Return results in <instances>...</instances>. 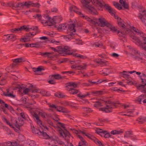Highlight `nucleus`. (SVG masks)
<instances>
[{
	"label": "nucleus",
	"instance_id": "nucleus-48",
	"mask_svg": "<svg viewBox=\"0 0 146 146\" xmlns=\"http://www.w3.org/2000/svg\"><path fill=\"white\" fill-rule=\"evenodd\" d=\"M90 94L89 92H87L86 94H78V96L81 99H82V98H85L87 96L90 95Z\"/></svg>",
	"mask_w": 146,
	"mask_h": 146
},
{
	"label": "nucleus",
	"instance_id": "nucleus-31",
	"mask_svg": "<svg viewBox=\"0 0 146 146\" xmlns=\"http://www.w3.org/2000/svg\"><path fill=\"white\" fill-rule=\"evenodd\" d=\"M91 93L93 95L95 96H98L104 93V92L102 91H93Z\"/></svg>",
	"mask_w": 146,
	"mask_h": 146
},
{
	"label": "nucleus",
	"instance_id": "nucleus-57",
	"mask_svg": "<svg viewBox=\"0 0 146 146\" xmlns=\"http://www.w3.org/2000/svg\"><path fill=\"white\" fill-rule=\"evenodd\" d=\"M48 105L51 108L49 109V110H50L52 111H53V109H56L57 106H56L55 105L51 104H49Z\"/></svg>",
	"mask_w": 146,
	"mask_h": 146
},
{
	"label": "nucleus",
	"instance_id": "nucleus-36",
	"mask_svg": "<svg viewBox=\"0 0 146 146\" xmlns=\"http://www.w3.org/2000/svg\"><path fill=\"white\" fill-rule=\"evenodd\" d=\"M5 36L8 40L11 39L13 40H14L16 39V37L13 35H5Z\"/></svg>",
	"mask_w": 146,
	"mask_h": 146
},
{
	"label": "nucleus",
	"instance_id": "nucleus-33",
	"mask_svg": "<svg viewBox=\"0 0 146 146\" xmlns=\"http://www.w3.org/2000/svg\"><path fill=\"white\" fill-rule=\"evenodd\" d=\"M33 87V85H30V86H29V88H26L24 89L23 90V92L25 94H27L31 90L32 92V88ZM34 89H33V90Z\"/></svg>",
	"mask_w": 146,
	"mask_h": 146
},
{
	"label": "nucleus",
	"instance_id": "nucleus-9",
	"mask_svg": "<svg viewBox=\"0 0 146 146\" xmlns=\"http://www.w3.org/2000/svg\"><path fill=\"white\" fill-rule=\"evenodd\" d=\"M14 121L13 123V126H15L18 128H19L20 126H22L24 123V119H21L20 117H19L17 120L14 118Z\"/></svg>",
	"mask_w": 146,
	"mask_h": 146
},
{
	"label": "nucleus",
	"instance_id": "nucleus-43",
	"mask_svg": "<svg viewBox=\"0 0 146 146\" xmlns=\"http://www.w3.org/2000/svg\"><path fill=\"white\" fill-rule=\"evenodd\" d=\"M44 131L43 130V131H40V134L39 135H41L45 139H48L49 138V136L47 134L44 132Z\"/></svg>",
	"mask_w": 146,
	"mask_h": 146
},
{
	"label": "nucleus",
	"instance_id": "nucleus-10",
	"mask_svg": "<svg viewBox=\"0 0 146 146\" xmlns=\"http://www.w3.org/2000/svg\"><path fill=\"white\" fill-rule=\"evenodd\" d=\"M1 118L3 121L5 123L9 125L11 127L13 128L14 130H15V128L13 126V123L14 121V118H11V122L8 120L4 115H2L1 117Z\"/></svg>",
	"mask_w": 146,
	"mask_h": 146
},
{
	"label": "nucleus",
	"instance_id": "nucleus-2",
	"mask_svg": "<svg viewBox=\"0 0 146 146\" xmlns=\"http://www.w3.org/2000/svg\"><path fill=\"white\" fill-rule=\"evenodd\" d=\"M130 29L132 31H134L141 36L140 38L139 39L134 35H131V38L138 46L146 51V35L134 27H131Z\"/></svg>",
	"mask_w": 146,
	"mask_h": 146
},
{
	"label": "nucleus",
	"instance_id": "nucleus-46",
	"mask_svg": "<svg viewBox=\"0 0 146 146\" xmlns=\"http://www.w3.org/2000/svg\"><path fill=\"white\" fill-rule=\"evenodd\" d=\"M70 93L72 94H77L78 92V90L73 88L70 89L68 90Z\"/></svg>",
	"mask_w": 146,
	"mask_h": 146
},
{
	"label": "nucleus",
	"instance_id": "nucleus-49",
	"mask_svg": "<svg viewBox=\"0 0 146 146\" xmlns=\"http://www.w3.org/2000/svg\"><path fill=\"white\" fill-rule=\"evenodd\" d=\"M53 52H45L41 54L42 55H46V56L48 58H52L53 57Z\"/></svg>",
	"mask_w": 146,
	"mask_h": 146
},
{
	"label": "nucleus",
	"instance_id": "nucleus-62",
	"mask_svg": "<svg viewBox=\"0 0 146 146\" xmlns=\"http://www.w3.org/2000/svg\"><path fill=\"white\" fill-rule=\"evenodd\" d=\"M103 136L105 138H108L110 137V135L109 133L107 132V131H106V132L103 134L102 136Z\"/></svg>",
	"mask_w": 146,
	"mask_h": 146
},
{
	"label": "nucleus",
	"instance_id": "nucleus-34",
	"mask_svg": "<svg viewBox=\"0 0 146 146\" xmlns=\"http://www.w3.org/2000/svg\"><path fill=\"white\" fill-rule=\"evenodd\" d=\"M88 66L86 63H83L82 64L78 65V70H86Z\"/></svg>",
	"mask_w": 146,
	"mask_h": 146
},
{
	"label": "nucleus",
	"instance_id": "nucleus-1",
	"mask_svg": "<svg viewBox=\"0 0 146 146\" xmlns=\"http://www.w3.org/2000/svg\"><path fill=\"white\" fill-rule=\"evenodd\" d=\"M83 7L86 8L89 13L93 14H97L96 8H101L104 5L102 0H80Z\"/></svg>",
	"mask_w": 146,
	"mask_h": 146
},
{
	"label": "nucleus",
	"instance_id": "nucleus-29",
	"mask_svg": "<svg viewBox=\"0 0 146 146\" xmlns=\"http://www.w3.org/2000/svg\"><path fill=\"white\" fill-rule=\"evenodd\" d=\"M78 137L81 141V142L79 143V146H85L86 143L85 140L80 135H78Z\"/></svg>",
	"mask_w": 146,
	"mask_h": 146
},
{
	"label": "nucleus",
	"instance_id": "nucleus-6",
	"mask_svg": "<svg viewBox=\"0 0 146 146\" xmlns=\"http://www.w3.org/2000/svg\"><path fill=\"white\" fill-rule=\"evenodd\" d=\"M32 2L27 1L23 2L22 3H17L16 4L14 5L17 8H20L23 9H26L32 7Z\"/></svg>",
	"mask_w": 146,
	"mask_h": 146
},
{
	"label": "nucleus",
	"instance_id": "nucleus-61",
	"mask_svg": "<svg viewBox=\"0 0 146 146\" xmlns=\"http://www.w3.org/2000/svg\"><path fill=\"white\" fill-rule=\"evenodd\" d=\"M110 46L112 48L114 49L117 47V44L115 42H111L110 43Z\"/></svg>",
	"mask_w": 146,
	"mask_h": 146
},
{
	"label": "nucleus",
	"instance_id": "nucleus-12",
	"mask_svg": "<svg viewBox=\"0 0 146 146\" xmlns=\"http://www.w3.org/2000/svg\"><path fill=\"white\" fill-rule=\"evenodd\" d=\"M131 54L133 57L137 59H141L140 53L135 49H132Z\"/></svg>",
	"mask_w": 146,
	"mask_h": 146
},
{
	"label": "nucleus",
	"instance_id": "nucleus-37",
	"mask_svg": "<svg viewBox=\"0 0 146 146\" xmlns=\"http://www.w3.org/2000/svg\"><path fill=\"white\" fill-rule=\"evenodd\" d=\"M138 89L142 92L146 94V87L144 85H140L139 86Z\"/></svg>",
	"mask_w": 146,
	"mask_h": 146
},
{
	"label": "nucleus",
	"instance_id": "nucleus-42",
	"mask_svg": "<svg viewBox=\"0 0 146 146\" xmlns=\"http://www.w3.org/2000/svg\"><path fill=\"white\" fill-rule=\"evenodd\" d=\"M108 24L107 27H108L110 29L111 31L113 32H115L117 31V28L114 26H112L110 23H109Z\"/></svg>",
	"mask_w": 146,
	"mask_h": 146
},
{
	"label": "nucleus",
	"instance_id": "nucleus-45",
	"mask_svg": "<svg viewBox=\"0 0 146 146\" xmlns=\"http://www.w3.org/2000/svg\"><path fill=\"white\" fill-rule=\"evenodd\" d=\"M43 69L41 67H39L37 68H33V71L35 72L36 74H38L37 73L38 72H40Z\"/></svg>",
	"mask_w": 146,
	"mask_h": 146
},
{
	"label": "nucleus",
	"instance_id": "nucleus-23",
	"mask_svg": "<svg viewBox=\"0 0 146 146\" xmlns=\"http://www.w3.org/2000/svg\"><path fill=\"white\" fill-rule=\"evenodd\" d=\"M67 27V25L66 24L63 23L56 26V28L59 31H62L66 29Z\"/></svg>",
	"mask_w": 146,
	"mask_h": 146
},
{
	"label": "nucleus",
	"instance_id": "nucleus-40",
	"mask_svg": "<svg viewBox=\"0 0 146 146\" xmlns=\"http://www.w3.org/2000/svg\"><path fill=\"white\" fill-rule=\"evenodd\" d=\"M96 131L97 133L102 136H103V134L106 132V130L100 128L97 129L96 130Z\"/></svg>",
	"mask_w": 146,
	"mask_h": 146
},
{
	"label": "nucleus",
	"instance_id": "nucleus-4",
	"mask_svg": "<svg viewBox=\"0 0 146 146\" xmlns=\"http://www.w3.org/2000/svg\"><path fill=\"white\" fill-rule=\"evenodd\" d=\"M85 19L92 24L97 25L102 27L107 26L109 23L104 18L102 17L98 19L94 18L92 19L87 17H86Z\"/></svg>",
	"mask_w": 146,
	"mask_h": 146
},
{
	"label": "nucleus",
	"instance_id": "nucleus-53",
	"mask_svg": "<svg viewBox=\"0 0 146 146\" xmlns=\"http://www.w3.org/2000/svg\"><path fill=\"white\" fill-rule=\"evenodd\" d=\"M33 17H34V18L37 19L40 21L42 18L41 15L40 14H37L33 16Z\"/></svg>",
	"mask_w": 146,
	"mask_h": 146
},
{
	"label": "nucleus",
	"instance_id": "nucleus-3",
	"mask_svg": "<svg viewBox=\"0 0 146 146\" xmlns=\"http://www.w3.org/2000/svg\"><path fill=\"white\" fill-rule=\"evenodd\" d=\"M50 48L55 52H57L60 54H62L63 55H64V54H66L68 55L72 54L74 56L80 58L83 60H85L87 58L84 55L74 53L73 51L70 50L68 46H59L57 47V49H56L52 47H50Z\"/></svg>",
	"mask_w": 146,
	"mask_h": 146
},
{
	"label": "nucleus",
	"instance_id": "nucleus-16",
	"mask_svg": "<svg viewBox=\"0 0 146 146\" xmlns=\"http://www.w3.org/2000/svg\"><path fill=\"white\" fill-rule=\"evenodd\" d=\"M58 130L59 131L61 136L63 137H66L67 136L69 137L70 134L68 131L66 130L64 131L59 127L58 128Z\"/></svg>",
	"mask_w": 146,
	"mask_h": 146
},
{
	"label": "nucleus",
	"instance_id": "nucleus-54",
	"mask_svg": "<svg viewBox=\"0 0 146 146\" xmlns=\"http://www.w3.org/2000/svg\"><path fill=\"white\" fill-rule=\"evenodd\" d=\"M94 141L95 143L99 146H104V145L97 139L95 138Z\"/></svg>",
	"mask_w": 146,
	"mask_h": 146
},
{
	"label": "nucleus",
	"instance_id": "nucleus-18",
	"mask_svg": "<svg viewBox=\"0 0 146 146\" xmlns=\"http://www.w3.org/2000/svg\"><path fill=\"white\" fill-rule=\"evenodd\" d=\"M117 22L118 25L120 27L125 29L127 31H129V29L125 26L124 22L121 18L118 19Z\"/></svg>",
	"mask_w": 146,
	"mask_h": 146
},
{
	"label": "nucleus",
	"instance_id": "nucleus-47",
	"mask_svg": "<svg viewBox=\"0 0 146 146\" xmlns=\"http://www.w3.org/2000/svg\"><path fill=\"white\" fill-rule=\"evenodd\" d=\"M94 61L96 62H97L98 64L101 65H103L105 63V62L102 61L101 59H95L94 60Z\"/></svg>",
	"mask_w": 146,
	"mask_h": 146
},
{
	"label": "nucleus",
	"instance_id": "nucleus-38",
	"mask_svg": "<svg viewBox=\"0 0 146 146\" xmlns=\"http://www.w3.org/2000/svg\"><path fill=\"white\" fill-rule=\"evenodd\" d=\"M48 23L47 25L49 26H52L56 23L55 21L53 20V17L51 19L50 17H49V19Z\"/></svg>",
	"mask_w": 146,
	"mask_h": 146
},
{
	"label": "nucleus",
	"instance_id": "nucleus-15",
	"mask_svg": "<svg viewBox=\"0 0 146 146\" xmlns=\"http://www.w3.org/2000/svg\"><path fill=\"white\" fill-rule=\"evenodd\" d=\"M32 93H40L43 96H49L50 95V94L49 93H48L47 92L37 89H34L33 90H32Z\"/></svg>",
	"mask_w": 146,
	"mask_h": 146
},
{
	"label": "nucleus",
	"instance_id": "nucleus-39",
	"mask_svg": "<svg viewBox=\"0 0 146 146\" xmlns=\"http://www.w3.org/2000/svg\"><path fill=\"white\" fill-rule=\"evenodd\" d=\"M120 75L123 78H127L128 76L129 72L125 71H123L120 73Z\"/></svg>",
	"mask_w": 146,
	"mask_h": 146
},
{
	"label": "nucleus",
	"instance_id": "nucleus-41",
	"mask_svg": "<svg viewBox=\"0 0 146 146\" xmlns=\"http://www.w3.org/2000/svg\"><path fill=\"white\" fill-rule=\"evenodd\" d=\"M13 61L15 63H21L25 61V59L22 58L13 59Z\"/></svg>",
	"mask_w": 146,
	"mask_h": 146
},
{
	"label": "nucleus",
	"instance_id": "nucleus-30",
	"mask_svg": "<svg viewBox=\"0 0 146 146\" xmlns=\"http://www.w3.org/2000/svg\"><path fill=\"white\" fill-rule=\"evenodd\" d=\"M77 84L75 82H68L65 84V87L68 88V87H72L73 88H75L77 87Z\"/></svg>",
	"mask_w": 146,
	"mask_h": 146
},
{
	"label": "nucleus",
	"instance_id": "nucleus-21",
	"mask_svg": "<svg viewBox=\"0 0 146 146\" xmlns=\"http://www.w3.org/2000/svg\"><path fill=\"white\" fill-rule=\"evenodd\" d=\"M138 17L141 21L145 23L146 21V10L144 11L138 15Z\"/></svg>",
	"mask_w": 146,
	"mask_h": 146
},
{
	"label": "nucleus",
	"instance_id": "nucleus-14",
	"mask_svg": "<svg viewBox=\"0 0 146 146\" xmlns=\"http://www.w3.org/2000/svg\"><path fill=\"white\" fill-rule=\"evenodd\" d=\"M107 103L110 104L111 103L110 101L109 100H100L96 102L94 104V106L96 108H98L100 107L103 106L102 104L104 103Z\"/></svg>",
	"mask_w": 146,
	"mask_h": 146
},
{
	"label": "nucleus",
	"instance_id": "nucleus-59",
	"mask_svg": "<svg viewBox=\"0 0 146 146\" xmlns=\"http://www.w3.org/2000/svg\"><path fill=\"white\" fill-rule=\"evenodd\" d=\"M51 43H53L54 44L59 45L60 44V42L59 41H56L54 39H52L50 41Z\"/></svg>",
	"mask_w": 146,
	"mask_h": 146
},
{
	"label": "nucleus",
	"instance_id": "nucleus-27",
	"mask_svg": "<svg viewBox=\"0 0 146 146\" xmlns=\"http://www.w3.org/2000/svg\"><path fill=\"white\" fill-rule=\"evenodd\" d=\"M42 42L40 41L37 42L35 43H32L30 44V47L36 48L41 47L42 46Z\"/></svg>",
	"mask_w": 146,
	"mask_h": 146
},
{
	"label": "nucleus",
	"instance_id": "nucleus-24",
	"mask_svg": "<svg viewBox=\"0 0 146 146\" xmlns=\"http://www.w3.org/2000/svg\"><path fill=\"white\" fill-rule=\"evenodd\" d=\"M49 19V17L48 15H46L42 18L40 22L43 25H47L48 21Z\"/></svg>",
	"mask_w": 146,
	"mask_h": 146
},
{
	"label": "nucleus",
	"instance_id": "nucleus-32",
	"mask_svg": "<svg viewBox=\"0 0 146 146\" xmlns=\"http://www.w3.org/2000/svg\"><path fill=\"white\" fill-rule=\"evenodd\" d=\"M62 18L61 16H54L53 17V20L55 21L56 23H60L62 20Z\"/></svg>",
	"mask_w": 146,
	"mask_h": 146
},
{
	"label": "nucleus",
	"instance_id": "nucleus-26",
	"mask_svg": "<svg viewBox=\"0 0 146 146\" xmlns=\"http://www.w3.org/2000/svg\"><path fill=\"white\" fill-rule=\"evenodd\" d=\"M123 132L124 131L122 129H114L111 131L110 134L113 135H121L123 133Z\"/></svg>",
	"mask_w": 146,
	"mask_h": 146
},
{
	"label": "nucleus",
	"instance_id": "nucleus-17",
	"mask_svg": "<svg viewBox=\"0 0 146 146\" xmlns=\"http://www.w3.org/2000/svg\"><path fill=\"white\" fill-rule=\"evenodd\" d=\"M112 108L111 105H107L104 108H101L99 109V110L103 112L108 113L112 111Z\"/></svg>",
	"mask_w": 146,
	"mask_h": 146
},
{
	"label": "nucleus",
	"instance_id": "nucleus-22",
	"mask_svg": "<svg viewBox=\"0 0 146 146\" xmlns=\"http://www.w3.org/2000/svg\"><path fill=\"white\" fill-rule=\"evenodd\" d=\"M30 29L28 27H26V26H23L22 27H21L20 28H17V29H12V31L13 32H18L19 31H21L23 30H25L27 31H29Z\"/></svg>",
	"mask_w": 146,
	"mask_h": 146
},
{
	"label": "nucleus",
	"instance_id": "nucleus-28",
	"mask_svg": "<svg viewBox=\"0 0 146 146\" xmlns=\"http://www.w3.org/2000/svg\"><path fill=\"white\" fill-rule=\"evenodd\" d=\"M30 37V35H26L22 37L20 40L21 41L23 42H27L30 41V38L29 37Z\"/></svg>",
	"mask_w": 146,
	"mask_h": 146
},
{
	"label": "nucleus",
	"instance_id": "nucleus-51",
	"mask_svg": "<svg viewBox=\"0 0 146 146\" xmlns=\"http://www.w3.org/2000/svg\"><path fill=\"white\" fill-rule=\"evenodd\" d=\"M4 95L5 96L11 97L12 98H14L15 97V96L12 93H9L8 91L7 92H4Z\"/></svg>",
	"mask_w": 146,
	"mask_h": 146
},
{
	"label": "nucleus",
	"instance_id": "nucleus-56",
	"mask_svg": "<svg viewBox=\"0 0 146 146\" xmlns=\"http://www.w3.org/2000/svg\"><path fill=\"white\" fill-rule=\"evenodd\" d=\"M48 105L51 108L49 109V110H50L52 111H53V109H56L57 106H56L55 105L51 104H49Z\"/></svg>",
	"mask_w": 146,
	"mask_h": 146
},
{
	"label": "nucleus",
	"instance_id": "nucleus-52",
	"mask_svg": "<svg viewBox=\"0 0 146 146\" xmlns=\"http://www.w3.org/2000/svg\"><path fill=\"white\" fill-rule=\"evenodd\" d=\"M113 4L114 6L118 9L120 10L122 9V6H121V5L119 4V3L116 2H113Z\"/></svg>",
	"mask_w": 146,
	"mask_h": 146
},
{
	"label": "nucleus",
	"instance_id": "nucleus-25",
	"mask_svg": "<svg viewBox=\"0 0 146 146\" xmlns=\"http://www.w3.org/2000/svg\"><path fill=\"white\" fill-rule=\"evenodd\" d=\"M139 77L141 80V83L143 84L141 85L145 86H146V74L143 73L141 75L139 76Z\"/></svg>",
	"mask_w": 146,
	"mask_h": 146
},
{
	"label": "nucleus",
	"instance_id": "nucleus-60",
	"mask_svg": "<svg viewBox=\"0 0 146 146\" xmlns=\"http://www.w3.org/2000/svg\"><path fill=\"white\" fill-rule=\"evenodd\" d=\"M55 79L59 80L60 79L63 78V77L61 76L60 74H57L55 75H53Z\"/></svg>",
	"mask_w": 146,
	"mask_h": 146
},
{
	"label": "nucleus",
	"instance_id": "nucleus-55",
	"mask_svg": "<svg viewBox=\"0 0 146 146\" xmlns=\"http://www.w3.org/2000/svg\"><path fill=\"white\" fill-rule=\"evenodd\" d=\"M111 73L112 72L111 71H110L108 72H106L104 70H103L101 72L100 74L103 76H107Z\"/></svg>",
	"mask_w": 146,
	"mask_h": 146
},
{
	"label": "nucleus",
	"instance_id": "nucleus-8",
	"mask_svg": "<svg viewBox=\"0 0 146 146\" xmlns=\"http://www.w3.org/2000/svg\"><path fill=\"white\" fill-rule=\"evenodd\" d=\"M69 10L71 12H74L80 15V17H83L85 19L86 17H87V16L84 15L81 12L79 9L74 5L71 6L69 8Z\"/></svg>",
	"mask_w": 146,
	"mask_h": 146
},
{
	"label": "nucleus",
	"instance_id": "nucleus-7",
	"mask_svg": "<svg viewBox=\"0 0 146 146\" xmlns=\"http://www.w3.org/2000/svg\"><path fill=\"white\" fill-rule=\"evenodd\" d=\"M29 110H30L31 113L34 117H35V115L37 116L38 117H39V116H40L43 118H46L48 117L47 114L44 111L37 110L34 111L31 108H29Z\"/></svg>",
	"mask_w": 146,
	"mask_h": 146
},
{
	"label": "nucleus",
	"instance_id": "nucleus-35",
	"mask_svg": "<svg viewBox=\"0 0 146 146\" xmlns=\"http://www.w3.org/2000/svg\"><path fill=\"white\" fill-rule=\"evenodd\" d=\"M145 95H141L139 96L137 98L136 100V102H138L139 104H141V102L142 100L144 99L145 97Z\"/></svg>",
	"mask_w": 146,
	"mask_h": 146
},
{
	"label": "nucleus",
	"instance_id": "nucleus-58",
	"mask_svg": "<svg viewBox=\"0 0 146 146\" xmlns=\"http://www.w3.org/2000/svg\"><path fill=\"white\" fill-rule=\"evenodd\" d=\"M55 96L56 97L60 98H64L65 97V96L64 95L60 93L55 94Z\"/></svg>",
	"mask_w": 146,
	"mask_h": 146
},
{
	"label": "nucleus",
	"instance_id": "nucleus-63",
	"mask_svg": "<svg viewBox=\"0 0 146 146\" xmlns=\"http://www.w3.org/2000/svg\"><path fill=\"white\" fill-rule=\"evenodd\" d=\"M40 131H41L38 129H36L35 128H33L32 129L33 132L35 134H38L39 135V134H40Z\"/></svg>",
	"mask_w": 146,
	"mask_h": 146
},
{
	"label": "nucleus",
	"instance_id": "nucleus-5",
	"mask_svg": "<svg viewBox=\"0 0 146 146\" xmlns=\"http://www.w3.org/2000/svg\"><path fill=\"white\" fill-rule=\"evenodd\" d=\"M76 20L71 21L70 23L67 31L68 35L64 36V38H68V39H69L73 38V36L75 33L76 29L75 28V25H76Z\"/></svg>",
	"mask_w": 146,
	"mask_h": 146
},
{
	"label": "nucleus",
	"instance_id": "nucleus-19",
	"mask_svg": "<svg viewBox=\"0 0 146 146\" xmlns=\"http://www.w3.org/2000/svg\"><path fill=\"white\" fill-rule=\"evenodd\" d=\"M12 87L14 90L22 89L24 88L23 84L17 82L13 83L12 85Z\"/></svg>",
	"mask_w": 146,
	"mask_h": 146
},
{
	"label": "nucleus",
	"instance_id": "nucleus-50",
	"mask_svg": "<svg viewBox=\"0 0 146 146\" xmlns=\"http://www.w3.org/2000/svg\"><path fill=\"white\" fill-rule=\"evenodd\" d=\"M82 109L84 111L86 112L87 113L91 112L92 110L90 108H87L85 107H83Z\"/></svg>",
	"mask_w": 146,
	"mask_h": 146
},
{
	"label": "nucleus",
	"instance_id": "nucleus-13",
	"mask_svg": "<svg viewBox=\"0 0 146 146\" xmlns=\"http://www.w3.org/2000/svg\"><path fill=\"white\" fill-rule=\"evenodd\" d=\"M105 7L108 10L109 12L112 15H114L115 16V18L117 19V21H118V19L120 18L118 16L115 14V12L114 10L110 6L108 5H105Z\"/></svg>",
	"mask_w": 146,
	"mask_h": 146
},
{
	"label": "nucleus",
	"instance_id": "nucleus-20",
	"mask_svg": "<svg viewBox=\"0 0 146 146\" xmlns=\"http://www.w3.org/2000/svg\"><path fill=\"white\" fill-rule=\"evenodd\" d=\"M123 106L125 109L127 110V113H130V114H124L123 115H127L129 117L131 116V114L133 112L134 110L132 109H129L130 108V106L128 104H124L123 105Z\"/></svg>",
	"mask_w": 146,
	"mask_h": 146
},
{
	"label": "nucleus",
	"instance_id": "nucleus-64",
	"mask_svg": "<svg viewBox=\"0 0 146 146\" xmlns=\"http://www.w3.org/2000/svg\"><path fill=\"white\" fill-rule=\"evenodd\" d=\"M145 121V119L144 118H139L137 119V121L138 123L140 124H142L143 122Z\"/></svg>",
	"mask_w": 146,
	"mask_h": 146
},
{
	"label": "nucleus",
	"instance_id": "nucleus-11",
	"mask_svg": "<svg viewBox=\"0 0 146 146\" xmlns=\"http://www.w3.org/2000/svg\"><path fill=\"white\" fill-rule=\"evenodd\" d=\"M34 117L35 118V121L39 125L42 129L44 131H46V130H48V128L47 127L42 125V121L40 119L39 117H38L37 116L35 115V117Z\"/></svg>",
	"mask_w": 146,
	"mask_h": 146
},
{
	"label": "nucleus",
	"instance_id": "nucleus-44",
	"mask_svg": "<svg viewBox=\"0 0 146 146\" xmlns=\"http://www.w3.org/2000/svg\"><path fill=\"white\" fill-rule=\"evenodd\" d=\"M132 135V132L131 131H125L124 134V137L125 138H128Z\"/></svg>",
	"mask_w": 146,
	"mask_h": 146
}]
</instances>
